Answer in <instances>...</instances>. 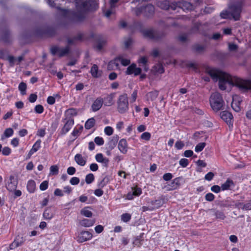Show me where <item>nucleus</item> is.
I'll list each match as a JSON object with an SVG mask.
<instances>
[{"label":"nucleus","mask_w":251,"mask_h":251,"mask_svg":"<svg viewBox=\"0 0 251 251\" xmlns=\"http://www.w3.org/2000/svg\"><path fill=\"white\" fill-rule=\"evenodd\" d=\"M206 72L213 80L219 79V87L221 90L226 89V83L240 89L251 90V80H244L236 76H232L227 73L215 69L207 70Z\"/></svg>","instance_id":"f257e3e1"},{"label":"nucleus","mask_w":251,"mask_h":251,"mask_svg":"<svg viewBox=\"0 0 251 251\" xmlns=\"http://www.w3.org/2000/svg\"><path fill=\"white\" fill-rule=\"evenodd\" d=\"M78 8L82 10L77 11L58 8L62 12V17L71 24H79L85 21L86 18V12L95 11L98 8V5L95 0H86L78 4Z\"/></svg>","instance_id":"f03ea898"},{"label":"nucleus","mask_w":251,"mask_h":251,"mask_svg":"<svg viewBox=\"0 0 251 251\" xmlns=\"http://www.w3.org/2000/svg\"><path fill=\"white\" fill-rule=\"evenodd\" d=\"M77 115V110L76 108H70L65 111L64 117L62 119L64 125L60 130V135H65L71 130L75 124L74 117Z\"/></svg>","instance_id":"7ed1b4c3"},{"label":"nucleus","mask_w":251,"mask_h":251,"mask_svg":"<svg viewBox=\"0 0 251 251\" xmlns=\"http://www.w3.org/2000/svg\"><path fill=\"white\" fill-rule=\"evenodd\" d=\"M209 101L211 108L215 111H218L222 109L224 104L222 96L218 92L212 94Z\"/></svg>","instance_id":"20e7f679"},{"label":"nucleus","mask_w":251,"mask_h":251,"mask_svg":"<svg viewBox=\"0 0 251 251\" xmlns=\"http://www.w3.org/2000/svg\"><path fill=\"white\" fill-rule=\"evenodd\" d=\"M56 33V28L50 26H43L37 28L35 30L36 35L40 38L53 37Z\"/></svg>","instance_id":"39448f33"},{"label":"nucleus","mask_w":251,"mask_h":251,"mask_svg":"<svg viewBox=\"0 0 251 251\" xmlns=\"http://www.w3.org/2000/svg\"><path fill=\"white\" fill-rule=\"evenodd\" d=\"M117 111L120 114H125L129 109V103L127 95L123 94L119 96L117 101Z\"/></svg>","instance_id":"423d86ee"},{"label":"nucleus","mask_w":251,"mask_h":251,"mask_svg":"<svg viewBox=\"0 0 251 251\" xmlns=\"http://www.w3.org/2000/svg\"><path fill=\"white\" fill-rule=\"evenodd\" d=\"M144 37L156 41L162 39L165 36L163 31H154L153 29H145L142 31Z\"/></svg>","instance_id":"0eeeda50"},{"label":"nucleus","mask_w":251,"mask_h":251,"mask_svg":"<svg viewBox=\"0 0 251 251\" xmlns=\"http://www.w3.org/2000/svg\"><path fill=\"white\" fill-rule=\"evenodd\" d=\"M70 52L69 46H67L64 48H59L57 46H53L50 48L51 53L55 55L57 54L59 57H62L68 54Z\"/></svg>","instance_id":"6e6552de"},{"label":"nucleus","mask_w":251,"mask_h":251,"mask_svg":"<svg viewBox=\"0 0 251 251\" xmlns=\"http://www.w3.org/2000/svg\"><path fill=\"white\" fill-rule=\"evenodd\" d=\"M154 11V6L152 4H147L145 7L138 8L136 11V14L138 15L141 13L143 12L146 17H151L153 15Z\"/></svg>","instance_id":"1a4fd4ad"},{"label":"nucleus","mask_w":251,"mask_h":251,"mask_svg":"<svg viewBox=\"0 0 251 251\" xmlns=\"http://www.w3.org/2000/svg\"><path fill=\"white\" fill-rule=\"evenodd\" d=\"M232 19L234 21H238L240 19V15L242 11V5L241 4L231 5L229 7Z\"/></svg>","instance_id":"9d476101"},{"label":"nucleus","mask_w":251,"mask_h":251,"mask_svg":"<svg viewBox=\"0 0 251 251\" xmlns=\"http://www.w3.org/2000/svg\"><path fill=\"white\" fill-rule=\"evenodd\" d=\"M18 181L13 175H10L5 184V187L9 192H13L17 187Z\"/></svg>","instance_id":"9b49d317"},{"label":"nucleus","mask_w":251,"mask_h":251,"mask_svg":"<svg viewBox=\"0 0 251 251\" xmlns=\"http://www.w3.org/2000/svg\"><path fill=\"white\" fill-rule=\"evenodd\" d=\"M220 117L228 125L229 128L233 127V117L231 113L224 111L220 113Z\"/></svg>","instance_id":"f8f14e48"},{"label":"nucleus","mask_w":251,"mask_h":251,"mask_svg":"<svg viewBox=\"0 0 251 251\" xmlns=\"http://www.w3.org/2000/svg\"><path fill=\"white\" fill-rule=\"evenodd\" d=\"M92 237V233L88 231L83 230L78 233L76 237V240L78 243H83L91 240Z\"/></svg>","instance_id":"ddd939ff"},{"label":"nucleus","mask_w":251,"mask_h":251,"mask_svg":"<svg viewBox=\"0 0 251 251\" xmlns=\"http://www.w3.org/2000/svg\"><path fill=\"white\" fill-rule=\"evenodd\" d=\"M132 192H128L126 195V199L128 200H132L134 197H139L142 193V189L137 186L131 187Z\"/></svg>","instance_id":"4468645a"},{"label":"nucleus","mask_w":251,"mask_h":251,"mask_svg":"<svg viewBox=\"0 0 251 251\" xmlns=\"http://www.w3.org/2000/svg\"><path fill=\"white\" fill-rule=\"evenodd\" d=\"M150 203L152 207L151 208H149L148 210L151 211L154 209L159 208L165 203V198L162 195L158 199L151 201ZM146 210H148V209H146Z\"/></svg>","instance_id":"2eb2a0df"},{"label":"nucleus","mask_w":251,"mask_h":251,"mask_svg":"<svg viewBox=\"0 0 251 251\" xmlns=\"http://www.w3.org/2000/svg\"><path fill=\"white\" fill-rule=\"evenodd\" d=\"M103 104V98L101 97H99L97 98L92 103L91 106V110L93 112H97L101 108Z\"/></svg>","instance_id":"dca6fc26"},{"label":"nucleus","mask_w":251,"mask_h":251,"mask_svg":"<svg viewBox=\"0 0 251 251\" xmlns=\"http://www.w3.org/2000/svg\"><path fill=\"white\" fill-rule=\"evenodd\" d=\"M141 72V68L136 67V64L132 63L127 67L126 74L128 75L134 74L135 76H137L140 75Z\"/></svg>","instance_id":"f3484780"},{"label":"nucleus","mask_w":251,"mask_h":251,"mask_svg":"<svg viewBox=\"0 0 251 251\" xmlns=\"http://www.w3.org/2000/svg\"><path fill=\"white\" fill-rule=\"evenodd\" d=\"M25 241V239L23 237H20L19 236L16 237L13 242L10 244L9 248L11 250L15 249L22 245Z\"/></svg>","instance_id":"a211bd4d"},{"label":"nucleus","mask_w":251,"mask_h":251,"mask_svg":"<svg viewBox=\"0 0 251 251\" xmlns=\"http://www.w3.org/2000/svg\"><path fill=\"white\" fill-rule=\"evenodd\" d=\"M54 215V210L51 206L47 207L43 213L44 219L46 220H51Z\"/></svg>","instance_id":"6ab92c4d"},{"label":"nucleus","mask_w":251,"mask_h":251,"mask_svg":"<svg viewBox=\"0 0 251 251\" xmlns=\"http://www.w3.org/2000/svg\"><path fill=\"white\" fill-rule=\"evenodd\" d=\"M95 159L99 163H101L103 167H107L109 160L108 158L103 156L101 153H98L95 155Z\"/></svg>","instance_id":"aec40b11"},{"label":"nucleus","mask_w":251,"mask_h":251,"mask_svg":"<svg viewBox=\"0 0 251 251\" xmlns=\"http://www.w3.org/2000/svg\"><path fill=\"white\" fill-rule=\"evenodd\" d=\"M118 147L122 153H126L127 151V143L126 140L124 138L121 139L119 142Z\"/></svg>","instance_id":"412c9836"},{"label":"nucleus","mask_w":251,"mask_h":251,"mask_svg":"<svg viewBox=\"0 0 251 251\" xmlns=\"http://www.w3.org/2000/svg\"><path fill=\"white\" fill-rule=\"evenodd\" d=\"M114 93H110L103 99V104L105 106H110L114 103Z\"/></svg>","instance_id":"4be33fe9"},{"label":"nucleus","mask_w":251,"mask_h":251,"mask_svg":"<svg viewBox=\"0 0 251 251\" xmlns=\"http://www.w3.org/2000/svg\"><path fill=\"white\" fill-rule=\"evenodd\" d=\"M1 40L5 43H9L11 42L10 32L8 29L2 31Z\"/></svg>","instance_id":"5701e85b"},{"label":"nucleus","mask_w":251,"mask_h":251,"mask_svg":"<svg viewBox=\"0 0 251 251\" xmlns=\"http://www.w3.org/2000/svg\"><path fill=\"white\" fill-rule=\"evenodd\" d=\"M144 234V233L142 232L139 235L134 237L133 241V246L134 247H140L142 245Z\"/></svg>","instance_id":"b1692460"},{"label":"nucleus","mask_w":251,"mask_h":251,"mask_svg":"<svg viewBox=\"0 0 251 251\" xmlns=\"http://www.w3.org/2000/svg\"><path fill=\"white\" fill-rule=\"evenodd\" d=\"M118 140L119 137L117 135L112 137L109 140V141L107 143V148L110 151H111L113 149H114L117 144Z\"/></svg>","instance_id":"393cba45"},{"label":"nucleus","mask_w":251,"mask_h":251,"mask_svg":"<svg viewBox=\"0 0 251 251\" xmlns=\"http://www.w3.org/2000/svg\"><path fill=\"white\" fill-rule=\"evenodd\" d=\"M74 159L76 163L81 166H84L86 164V159L83 157L81 154H76Z\"/></svg>","instance_id":"a878e982"},{"label":"nucleus","mask_w":251,"mask_h":251,"mask_svg":"<svg viewBox=\"0 0 251 251\" xmlns=\"http://www.w3.org/2000/svg\"><path fill=\"white\" fill-rule=\"evenodd\" d=\"M26 189L28 193H33L36 190V183L33 179L29 180L26 184Z\"/></svg>","instance_id":"bb28decb"},{"label":"nucleus","mask_w":251,"mask_h":251,"mask_svg":"<svg viewBox=\"0 0 251 251\" xmlns=\"http://www.w3.org/2000/svg\"><path fill=\"white\" fill-rule=\"evenodd\" d=\"M95 223V220L88 219H83L79 222L80 225L84 227H91L94 225Z\"/></svg>","instance_id":"cd10ccee"},{"label":"nucleus","mask_w":251,"mask_h":251,"mask_svg":"<svg viewBox=\"0 0 251 251\" xmlns=\"http://www.w3.org/2000/svg\"><path fill=\"white\" fill-rule=\"evenodd\" d=\"M234 185L233 181L230 178H227L226 182L221 185L222 191L230 190V187Z\"/></svg>","instance_id":"c85d7f7f"},{"label":"nucleus","mask_w":251,"mask_h":251,"mask_svg":"<svg viewBox=\"0 0 251 251\" xmlns=\"http://www.w3.org/2000/svg\"><path fill=\"white\" fill-rule=\"evenodd\" d=\"M14 134V131L12 128L9 127L6 128L3 133L1 135V140H3L5 138L10 137Z\"/></svg>","instance_id":"c756f323"},{"label":"nucleus","mask_w":251,"mask_h":251,"mask_svg":"<svg viewBox=\"0 0 251 251\" xmlns=\"http://www.w3.org/2000/svg\"><path fill=\"white\" fill-rule=\"evenodd\" d=\"M192 49L195 52L200 53L203 52L205 50L206 46L197 44L193 45Z\"/></svg>","instance_id":"7c9ffc66"},{"label":"nucleus","mask_w":251,"mask_h":251,"mask_svg":"<svg viewBox=\"0 0 251 251\" xmlns=\"http://www.w3.org/2000/svg\"><path fill=\"white\" fill-rule=\"evenodd\" d=\"M237 206L242 210H251V201L246 203L243 202H239Z\"/></svg>","instance_id":"2f4dec72"},{"label":"nucleus","mask_w":251,"mask_h":251,"mask_svg":"<svg viewBox=\"0 0 251 251\" xmlns=\"http://www.w3.org/2000/svg\"><path fill=\"white\" fill-rule=\"evenodd\" d=\"M98 66L96 64H94L90 70V73L93 77L98 78L100 75L98 74Z\"/></svg>","instance_id":"473e14b6"},{"label":"nucleus","mask_w":251,"mask_h":251,"mask_svg":"<svg viewBox=\"0 0 251 251\" xmlns=\"http://www.w3.org/2000/svg\"><path fill=\"white\" fill-rule=\"evenodd\" d=\"M95 125V119L94 118H91L85 122L84 127L86 129H90L94 126Z\"/></svg>","instance_id":"72a5a7b5"},{"label":"nucleus","mask_w":251,"mask_h":251,"mask_svg":"<svg viewBox=\"0 0 251 251\" xmlns=\"http://www.w3.org/2000/svg\"><path fill=\"white\" fill-rule=\"evenodd\" d=\"M108 183V178L107 177H103L102 179L98 181L97 186L100 188H103Z\"/></svg>","instance_id":"f704fd0d"},{"label":"nucleus","mask_w":251,"mask_h":251,"mask_svg":"<svg viewBox=\"0 0 251 251\" xmlns=\"http://www.w3.org/2000/svg\"><path fill=\"white\" fill-rule=\"evenodd\" d=\"M240 101H236L235 100V99L233 98V100L231 103V107L232 109L236 112H239L241 110L240 108Z\"/></svg>","instance_id":"c9c22d12"},{"label":"nucleus","mask_w":251,"mask_h":251,"mask_svg":"<svg viewBox=\"0 0 251 251\" xmlns=\"http://www.w3.org/2000/svg\"><path fill=\"white\" fill-rule=\"evenodd\" d=\"M159 6L164 10H169L170 8V2L168 0H165L160 2L158 3Z\"/></svg>","instance_id":"e433bc0d"},{"label":"nucleus","mask_w":251,"mask_h":251,"mask_svg":"<svg viewBox=\"0 0 251 251\" xmlns=\"http://www.w3.org/2000/svg\"><path fill=\"white\" fill-rule=\"evenodd\" d=\"M138 63L139 64H142L143 67H144V70L146 72H147L148 70V67L147 65L148 63V59L146 56L141 57L138 60Z\"/></svg>","instance_id":"4c0bfd02"},{"label":"nucleus","mask_w":251,"mask_h":251,"mask_svg":"<svg viewBox=\"0 0 251 251\" xmlns=\"http://www.w3.org/2000/svg\"><path fill=\"white\" fill-rule=\"evenodd\" d=\"M220 16L222 19H232L231 12L227 10H223L220 13Z\"/></svg>","instance_id":"58836bf2"},{"label":"nucleus","mask_w":251,"mask_h":251,"mask_svg":"<svg viewBox=\"0 0 251 251\" xmlns=\"http://www.w3.org/2000/svg\"><path fill=\"white\" fill-rule=\"evenodd\" d=\"M26 88L27 85L25 83L22 82L19 84L18 89L21 95H24L26 94Z\"/></svg>","instance_id":"ea45409f"},{"label":"nucleus","mask_w":251,"mask_h":251,"mask_svg":"<svg viewBox=\"0 0 251 251\" xmlns=\"http://www.w3.org/2000/svg\"><path fill=\"white\" fill-rule=\"evenodd\" d=\"M90 208V207H84L81 210V214L86 217H91L93 215L92 212L88 209Z\"/></svg>","instance_id":"a19ab883"},{"label":"nucleus","mask_w":251,"mask_h":251,"mask_svg":"<svg viewBox=\"0 0 251 251\" xmlns=\"http://www.w3.org/2000/svg\"><path fill=\"white\" fill-rule=\"evenodd\" d=\"M59 173V167L57 165H52L50 168V175L54 176L57 175Z\"/></svg>","instance_id":"79ce46f5"},{"label":"nucleus","mask_w":251,"mask_h":251,"mask_svg":"<svg viewBox=\"0 0 251 251\" xmlns=\"http://www.w3.org/2000/svg\"><path fill=\"white\" fill-rule=\"evenodd\" d=\"M149 99L151 100H154L158 96V92L157 91H154L150 92L148 94Z\"/></svg>","instance_id":"37998d69"},{"label":"nucleus","mask_w":251,"mask_h":251,"mask_svg":"<svg viewBox=\"0 0 251 251\" xmlns=\"http://www.w3.org/2000/svg\"><path fill=\"white\" fill-rule=\"evenodd\" d=\"M184 182L183 178L182 176L177 177L174 179V183L175 184V186L178 188L181 184Z\"/></svg>","instance_id":"c03bdc74"},{"label":"nucleus","mask_w":251,"mask_h":251,"mask_svg":"<svg viewBox=\"0 0 251 251\" xmlns=\"http://www.w3.org/2000/svg\"><path fill=\"white\" fill-rule=\"evenodd\" d=\"M118 61H119V59L117 58V57H116L113 60H111L109 62L108 65H107V68L108 70H110L112 66L114 65L116 67H118L119 66V63Z\"/></svg>","instance_id":"a18cd8bd"},{"label":"nucleus","mask_w":251,"mask_h":251,"mask_svg":"<svg viewBox=\"0 0 251 251\" xmlns=\"http://www.w3.org/2000/svg\"><path fill=\"white\" fill-rule=\"evenodd\" d=\"M95 180V176L92 173L87 175L85 176V181L88 184L92 183Z\"/></svg>","instance_id":"49530a36"},{"label":"nucleus","mask_w":251,"mask_h":251,"mask_svg":"<svg viewBox=\"0 0 251 251\" xmlns=\"http://www.w3.org/2000/svg\"><path fill=\"white\" fill-rule=\"evenodd\" d=\"M214 215L217 219L224 220L226 218V216L222 211L216 210Z\"/></svg>","instance_id":"de8ad7c7"},{"label":"nucleus","mask_w":251,"mask_h":251,"mask_svg":"<svg viewBox=\"0 0 251 251\" xmlns=\"http://www.w3.org/2000/svg\"><path fill=\"white\" fill-rule=\"evenodd\" d=\"M206 146V144L204 142L200 143L198 144L195 148V151L197 152L201 151Z\"/></svg>","instance_id":"09e8293b"},{"label":"nucleus","mask_w":251,"mask_h":251,"mask_svg":"<svg viewBox=\"0 0 251 251\" xmlns=\"http://www.w3.org/2000/svg\"><path fill=\"white\" fill-rule=\"evenodd\" d=\"M117 58L119 59V61L121 62V64L124 66H128L130 63L129 59L123 58L121 56H117Z\"/></svg>","instance_id":"8fccbe9b"},{"label":"nucleus","mask_w":251,"mask_h":251,"mask_svg":"<svg viewBox=\"0 0 251 251\" xmlns=\"http://www.w3.org/2000/svg\"><path fill=\"white\" fill-rule=\"evenodd\" d=\"M131 215L128 213H123L121 215V220L125 223L129 222L131 220Z\"/></svg>","instance_id":"3c124183"},{"label":"nucleus","mask_w":251,"mask_h":251,"mask_svg":"<svg viewBox=\"0 0 251 251\" xmlns=\"http://www.w3.org/2000/svg\"><path fill=\"white\" fill-rule=\"evenodd\" d=\"M181 6L183 10H191L192 8V5L190 2L187 1H183L181 3Z\"/></svg>","instance_id":"603ef678"},{"label":"nucleus","mask_w":251,"mask_h":251,"mask_svg":"<svg viewBox=\"0 0 251 251\" xmlns=\"http://www.w3.org/2000/svg\"><path fill=\"white\" fill-rule=\"evenodd\" d=\"M41 140L40 139L37 140L33 144L32 149L35 152L37 151L41 148Z\"/></svg>","instance_id":"864d4df0"},{"label":"nucleus","mask_w":251,"mask_h":251,"mask_svg":"<svg viewBox=\"0 0 251 251\" xmlns=\"http://www.w3.org/2000/svg\"><path fill=\"white\" fill-rule=\"evenodd\" d=\"M6 60L8 61L10 66L13 67L17 59L12 55H8L6 57Z\"/></svg>","instance_id":"5fc2aeb1"},{"label":"nucleus","mask_w":251,"mask_h":251,"mask_svg":"<svg viewBox=\"0 0 251 251\" xmlns=\"http://www.w3.org/2000/svg\"><path fill=\"white\" fill-rule=\"evenodd\" d=\"M94 142L98 146H102L104 143V141L101 137L97 136L95 138Z\"/></svg>","instance_id":"6e6d98bb"},{"label":"nucleus","mask_w":251,"mask_h":251,"mask_svg":"<svg viewBox=\"0 0 251 251\" xmlns=\"http://www.w3.org/2000/svg\"><path fill=\"white\" fill-rule=\"evenodd\" d=\"M49 182L47 180L43 181L40 185L39 188L41 191H45L48 188Z\"/></svg>","instance_id":"4d7b16f0"},{"label":"nucleus","mask_w":251,"mask_h":251,"mask_svg":"<svg viewBox=\"0 0 251 251\" xmlns=\"http://www.w3.org/2000/svg\"><path fill=\"white\" fill-rule=\"evenodd\" d=\"M34 110L37 114H42L44 112V108L43 105L38 104L35 106Z\"/></svg>","instance_id":"13d9d810"},{"label":"nucleus","mask_w":251,"mask_h":251,"mask_svg":"<svg viewBox=\"0 0 251 251\" xmlns=\"http://www.w3.org/2000/svg\"><path fill=\"white\" fill-rule=\"evenodd\" d=\"M106 41L105 40H100L98 41L97 45L96 46V48L98 50H100L103 46L105 44Z\"/></svg>","instance_id":"bf43d9fd"},{"label":"nucleus","mask_w":251,"mask_h":251,"mask_svg":"<svg viewBox=\"0 0 251 251\" xmlns=\"http://www.w3.org/2000/svg\"><path fill=\"white\" fill-rule=\"evenodd\" d=\"M151 137V134L149 132H145L142 134L141 138L146 141H149Z\"/></svg>","instance_id":"052dcab7"},{"label":"nucleus","mask_w":251,"mask_h":251,"mask_svg":"<svg viewBox=\"0 0 251 251\" xmlns=\"http://www.w3.org/2000/svg\"><path fill=\"white\" fill-rule=\"evenodd\" d=\"M189 162L188 159L186 158H181L179 161L180 165L183 168L186 167L188 165Z\"/></svg>","instance_id":"680f3d73"},{"label":"nucleus","mask_w":251,"mask_h":251,"mask_svg":"<svg viewBox=\"0 0 251 251\" xmlns=\"http://www.w3.org/2000/svg\"><path fill=\"white\" fill-rule=\"evenodd\" d=\"M104 131L106 135L110 136L113 134V129L112 127L107 126L104 128Z\"/></svg>","instance_id":"e2e57ef3"},{"label":"nucleus","mask_w":251,"mask_h":251,"mask_svg":"<svg viewBox=\"0 0 251 251\" xmlns=\"http://www.w3.org/2000/svg\"><path fill=\"white\" fill-rule=\"evenodd\" d=\"M215 196L211 193H208L205 196V199L208 201H212L215 199Z\"/></svg>","instance_id":"0e129e2a"},{"label":"nucleus","mask_w":251,"mask_h":251,"mask_svg":"<svg viewBox=\"0 0 251 251\" xmlns=\"http://www.w3.org/2000/svg\"><path fill=\"white\" fill-rule=\"evenodd\" d=\"M11 152V150L8 147H4L2 150V154L3 155H9Z\"/></svg>","instance_id":"69168bd1"},{"label":"nucleus","mask_w":251,"mask_h":251,"mask_svg":"<svg viewBox=\"0 0 251 251\" xmlns=\"http://www.w3.org/2000/svg\"><path fill=\"white\" fill-rule=\"evenodd\" d=\"M154 68L156 70L157 73L159 74H163L164 72V69L162 64H159L154 66Z\"/></svg>","instance_id":"338daca9"},{"label":"nucleus","mask_w":251,"mask_h":251,"mask_svg":"<svg viewBox=\"0 0 251 251\" xmlns=\"http://www.w3.org/2000/svg\"><path fill=\"white\" fill-rule=\"evenodd\" d=\"M173 177V175L170 173H167L164 174L163 179L166 181L170 180Z\"/></svg>","instance_id":"774afa93"}]
</instances>
